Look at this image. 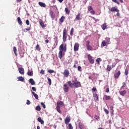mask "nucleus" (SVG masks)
Masks as SVG:
<instances>
[{"label": "nucleus", "mask_w": 129, "mask_h": 129, "mask_svg": "<svg viewBox=\"0 0 129 129\" xmlns=\"http://www.w3.org/2000/svg\"><path fill=\"white\" fill-rule=\"evenodd\" d=\"M66 46L67 45H64L62 44L60 46H59V52L58 53V57L60 59H62L63 57L64 56V53H63V51H64V52H66Z\"/></svg>", "instance_id": "f257e3e1"}, {"label": "nucleus", "mask_w": 129, "mask_h": 129, "mask_svg": "<svg viewBox=\"0 0 129 129\" xmlns=\"http://www.w3.org/2000/svg\"><path fill=\"white\" fill-rule=\"evenodd\" d=\"M72 82H73V85L76 88L81 87V83L77 81V78H75V80L72 81Z\"/></svg>", "instance_id": "f03ea898"}, {"label": "nucleus", "mask_w": 129, "mask_h": 129, "mask_svg": "<svg viewBox=\"0 0 129 129\" xmlns=\"http://www.w3.org/2000/svg\"><path fill=\"white\" fill-rule=\"evenodd\" d=\"M67 39V29L64 28L63 31V41L66 42Z\"/></svg>", "instance_id": "7ed1b4c3"}, {"label": "nucleus", "mask_w": 129, "mask_h": 129, "mask_svg": "<svg viewBox=\"0 0 129 129\" xmlns=\"http://www.w3.org/2000/svg\"><path fill=\"white\" fill-rule=\"evenodd\" d=\"M109 12H116L117 13H118L119 12V10L118 9H117V7H113L111 9L109 8Z\"/></svg>", "instance_id": "20e7f679"}, {"label": "nucleus", "mask_w": 129, "mask_h": 129, "mask_svg": "<svg viewBox=\"0 0 129 129\" xmlns=\"http://www.w3.org/2000/svg\"><path fill=\"white\" fill-rule=\"evenodd\" d=\"M88 58L91 64H93V63H94V58L92 57L90 54L88 55Z\"/></svg>", "instance_id": "39448f33"}, {"label": "nucleus", "mask_w": 129, "mask_h": 129, "mask_svg": "<svg viewBox=\"0 0 129 129\" xmlns=\"http://www.w3.org/2000/svg\"><path fill=\"white\" fill-rule=\"evenodd\" d=\"M63 88L64 92H68V91H69V86H68V85H67V84H64L63 85Z\"/></svg>", "instance_id": "423d86ee"}, {"label": "nucleus", "mask_w": 129, "mask_h": 129, "mask_svg": "<svg viewBox=\"0 0 129 129\" xmlns=\"http://www.w3.org/2000/svg\"><path fill=\"white\" fill-rule=\"evenodd\" d=\"M69 74H70V73L68 70H65L63 73V75L64 77H68V76H69Z\"/></svg>", "instance_id": "0eeeda50"}, {"label": "nucleus", "mask_w": 129, "mask_h": 129, "mask_svg": "<svg viewBox=\"0 0 129 129\" xmlns=\"http://www.w3.org/2000/svg\"><path fill=\"white\" fill-rule=\"evenodd\" d=\"M79 49V43H76L74 45V50L75 52H76L78 51V49Z\"/></svg>", "instance_id": "6e6552de"}, {"label": "nucleus", "mask_w": 129, "mask_h": 129, "mask_svg": "<svg viewBox=\"0 0 129 129\" xmlns=\"http://www.w3.org/2000/svg\"><path fill=\"white\" fill-rule=\"evenodd\" d=\"M18 71L19 73H20V74H22V75H24V74H25V70H24V68H19L18 69Z\"/></svg>", "instance_id": "1a4fd4ad"}, {"label": "nucleus", "mask_w": 129, "mask_h": 129, "mask_svg": "<svg viewBox=\"0 0 129 129\" xmlns=\"http://www.w3.org/2000/svg\"><path fill=\"white\" fill-rule=\"evenodd\" d=\"M119 75H120V71H118V72L115 73L114 75V77L116 79L119 77Z\"/></svg>", "instance_id": "9d476101"}, {"label": "nucleus", "mask_w": 129, "mask_h": 129, "mask_svg": "<svg viewBox=\"0 0 129 129\" xmlns=\"http://www.w3.org/2000/svg\"><path fill=\"white\" fill-rule=\"evenodd\" d=\"M38 5L40 7H41V8H46V4L43 2H39Z\"/></svg>", "instance_id": "9b49d317"}, {"label": "nucleus", "mask_w": 129, "mask_h": 129, "mask_svg": "<svg viewBox=\"0 0 129 129\" xmlns=\"http://www.w3.org/2000/svg\"><path fill=\"white\" fill-rule=\"evenodd\" d=\"M18 81H21L24 82L25 81V79L23 77H17Z\"/></svg>", "instance_id": "f8f14e48"}, {"label": "nucleus", "mask_w": 129, "mask_h": 129, "mask_svg": "<svg viewBox=\"0 0 129 129\" xmlns=\"http://www.w3.org/2000/svg\"><path fill=\"white\" fill-rule=\"evenodd\" d=\"M29 83H30L31 85H35V84H36V82H35V81H34L33 79H29Z\"/></svg>", "instance_id": "ddd939ff"}, {"label": "nucleus", "mask_w": 129, "mask_h": 129, "mask_svg": "<svg viewBox=\"0 0 129 129\" xmlns=\"http://www.w3.org/2000/svg\"><path fill=\"white\" fill-rule=\"evenodd\" d=\"M70 122V117H67L66 119H65V123L66 124H68Z\"/></svg>", "instance_id": "4468645a"}, {"label": "nucleus", "mask_w": 129, "mask_h": 129, "mask_svg": "<svg viewBox=\"0 0 129 129\" xmlns=\"http://www.w3.org/2000/svg\"><path fill=\"white\" fill-rule=\"evenodd\" d=\"M93 96L94 99L95 100V101H98V96L96 93L93 94Z\"/></svg>", "instance_id": "2eb2a0df"}, {"label": "nucleus", "mask_w": 129, "mask_h": 129, "mask_svg": "<svg viewBox=\"0 0 129 129\" xmlns=\"http://www.w3.org/2000/svg\"><path fill=\"white\" fill-rule=\"evenodd\" d=\"M32 94L34 96L35 99H39V96H38V95L37 94H36V93H35V92H32Z\"/></svg>", "instance_id": "dca6fc26"}, {"label": "nucleus", "mask_w": 129, "mask_h": 129, "mask_svg": "<svg viewBox=\"0 0 129 129\" xmlns=\"http://www.w3.org/2000/svg\"><path fill=\"white\" fill-rule=\"evenodd\" d=\"M119 93L120 95H122V96H124L125 95V93H126V91L123 90V91H121L119 92Z\"/></svg>", "instance_id": "f3484780"}, {"label": "nucleus", "mask_w": 129, "mask_h": 129, "mask_svg": "<svg viewBox=\"0 0 129 129\" xmlns=\"http://www.w3.org/2000/svg\"><path fill=\"white\" fill-rule=\"evenodd\" d=\"M37 120L38 121H39V122H40L41 124H44V120H42V118H41V117H38Z\"/></svg>", "instance_id": "a211bd4d"}, {"label": "nucleus", "mask_w": 129, "mask_h": 129, "mask_svg": "<svg viewBox=\"0 0 129 129\" xmlns=\"http://www.w3.org/2000/svg\"><path fill=\"white\" fill-rule=\"evenodd\" d=\"M87 49L88 51H92V50H93V48H92V46H91L90 45H88Z\"/></svg>", "instance_id": "6ab92c4d"}, {"label": "nucleus", "mask_w": 129, "mask_h": 129, "mask_svg": "<svg viewBox=\"0 0 129 129\" xmlns=\"http://www.w3.org/2000/svg\"><path fill=\"white\" fill-rule=\"evenodd\" d=\"M17 21H18L19 25H22L23 24V22H22V20H21V18L18 17Z\"/></svg>", "instance_id": "aec40b11"}, {"label": "nucleus", "mask_w": 129, "mask_h": 129, "mask_svg": "<svg viewBox=\"0 0 129 129\" xmlns=\"http://www.w3.org/2000/svg\"><path fill=\"white\" fill-rule=\"evenodd\" d=\"M101 27H102V30H105L107 27L106 25V23H104V24H103Z\"/></svg>", "instance_id": "412c9836"}, {"label": "nucleus", "mask_w": 129, "mask_h": 129, "mask_svg": "<svg viewBox=\"0 0 129 129\" xmlns=\"http://www.w3.org/2000/svg\"><path fill=\"white\" fill-rule=\"evenodd\" d=\"M27 75H28V76H33V71L30 72V70H29Z\"/></svg>", "instance_id": "4be33fe9"}, {"label": "nucleus", "mask_w": 129, "mask_h": 129, "mask_svg": "<svg viewBox=\"0 0 129 129\" xmlns=\"http://www.w3.org/2000/svg\"><path fill=\"white\" fill-rule=\"evenodd\" d=\"M64 20H65V17L62 16L61 18L59 19V21L60 22V23H63Z\"/></svg>", "instance_id": "5701e85b"}, {"label": "nucleus", "mask_w": 129, "mask_h": 129, "mask_svg": "<svg viewBox=\"0 0 129 129\" xmlns=\"http://www.w3.org/2000/svg\"><path fill=\"white\" fill-rule=\"evenodd\" d=\"M80 15H81L80 13H79V14L77 15V16H76V20H81V19H80Z\"/></svg>", "instance_id": "b1692460"}, {"label": "nucleus", "mask_w": 129, "mask_h": 129, "mask_svg": "<svg viewBox=\"0 0 129 129\" xmlns=\"http://www.w3.org/2000/svg\"><path fill=\"white\" fill-rule=\"evenodd\" d=\"M69 86H70V87H73L74 85H73V82H71V81H69L68 82Z\"/></svg>", "instance_id": "393cba45"}, {"label": "nucleus", "mask_w": 129, "mask_h": 129, "mask_svg": "<svg viewBox=\"0 0 129 129\" xmlns=\"http://www.w3.org/2000/svg\"><path fill=\"white\" fill-rule=\"evenodd\" d=\"M56 110L59 113H61V110H60V106H56Z\"/></svg>", "instance_id": "a878e982"}, {"label": "nucleus", "mask_w": 129, "mask_h": 129, "mask_svg": "<svg viewBox=\"0 0 129 129\" xmlns=\"http://www.w3.org/2000/svg\"><path fill=\"white\" fill-rule=\"evenodd\" d=\"M35 109L38 111H40V110H41V107L40 106V105H38L37 106H36Z\"/></svg>", "instance_id": "bb28decb"}, {"label": "nucleus", "mask_w": 129, "mask_h": 129, "mask_svg": "<svg viewBox=\"0 0 129 129\" xmlns=\"http://www.w3.org/2000/svg\"><path fill=\"white\" fill-rule=\"evenodd\" d=\"M126 86V84H125V83L124 82L122 83V86L121 87L120 89H123V88H124V87H125Z\"/></svg>", "instance_id": "cd10ccee"}, {"label": "nucleus", "mask_w": 129, "mask_h": 129, "mask_svg": "<svg viewBox=\"0 0 129 129\" xmlns=\"http://www.w3.org/2000/svg\"><path fill=\"white\" fill-rule=\"evenodd\" d=\"M102 44L103 47H104V46H106V45H107V42H106V41H105V40H103V41H102Z\"/></svg>", "instance_id": "c85d7f7f"}, {"label": "nucleus", "mask_w": 129, "mask_h": 129, "mask_svg": "<svg viewBox=\"0 0 129 129\" xmlns=\"http://www.w3.org/2000/svg\"><path fill=\"white\" fill-rule=\"evenodd\" d=\"M13 50L14 51V54H15L16 56H17V47L14 46V48H13Z\"/></svg>", "instance_id": "c756f323"}, {"label": "nucleus", "mask_w": 129, "mask_h": 129, "mask_svg": "<svg viewBox=\"0 0 129 129\" xmlns=\"http://www.w3.org/2000/svg\"><path fill=\"white\" fill-rule=\"evenodd\" d=\"M102 60H101V58H98L97 59H96V62L97 63H98V64H100V62H101Z\"/></svg>", "instance_id": "7c9ffc66"}, {"label": "nucleus", "mask_w": 129, "mask_h": 129, "mask_svg": "<svg viewBox=\"0 0 129 129\" xmlns=\"http://www.w3.org/2000/svg\"><path fill=\"white\" fill-rule=\"evenodd\" d=\"M110 40V39L108 37L106 38V42L107 43V44H109V41Z\"/></svg>", "instance_id": "2f4dec72"}, {"label": "nucleus", "mask_w": 129, "mask_h": 129, "mask_svg": "<svg viewBox=\"0 0 129 129\" xmlns=\"http://www.w3.org/2000/svg\"><path fill=\"white\" fill-rule=\"evenodd\" d=\"M105 98L106 100H109V99H110V96L106 95L105 96Z\"/></svg>", "instance_id": "473e14b6"}, {"label": "nucleus", "mask_w": 129, "mask_h": 129, "mask_svg": "<svg viewBox=\"0 0 129 129\" xmlns=\"http://www.w3.org/2000/svg\"><path fill=\"white\" fill-rule=\"evenodd\" d=\"M73 33H74V28H72L70 32L71 36H72V35H73Z\"/></svg>", "instance_id": "72a5a7b5"}, {"label": "nucleus", "mask_w": 129, "mask_h": 129, "mask_svg": "<svg viewBox=\"0 0 129 129\" xmlns=\"http://www.w3.org/2000/svg\"><path fill=\"white\" fill-rule=\"evenodd\" d=\"M88 10L89 12H90L91 11H92L93 10V8H92V7H91V6H89L88 7Z\"/></svg>", "instance_id": "f704fd0d"}, {"label": "nucleus", "mask_w": 129, "mask_h": 129, "mask_svg": "<svg viewBox=\"0 0 129 129\" xmlns=\"http://www.w3.org/2000/svg\"><path fill=\"white\" fill-rule=\"evenodd\" d=\"M65 11H66V13L67 14H70V11H69V10H68V8H66Z\"/></svg>", "instance_id": "c9c22d12"}, {"label": "nucleus", "mask_w": 129, "mask_h": 129, "mask_svg": "<svg viewBox=\"0 0 129 129\" xmlns=\"http://www.w3.org/2000/svg\"><path fill=\"white\" fill-rule=\"evenodd\" d=\"M57 45H58V42L57 41H55L53 45L54 48H56V47L57 46Z\"/></svg>", "instance_id": "e433bc0d"}, {"label": "nucleus", "mask_w": 129, "mask_h": 129, "mask_svg": "<svg viewBox=\"0 0 129 129\" xmlns=\"http://www.w3.org/2000/svg\"><path fill=\"white\" fill-rule=\"evenodd\" d=\"M47 80H48V82H49V85H51V84H52V81L51 80V79L48 78Z\"/></svg>", "instance_id": "4c0bfd02"}, {"label": "nucleus", "mask_w": 129, "mask_h": 129, "mask_svg": "<svg viewBox=\"0 0 129 129\" xmlns=\"http://www.w3.org/2000/svg\"><path fill=\"white\" fill-rule=\"evenodd\" d=\"M40 25L42 28H45V25L44 24V23L40 22Z\"/></svg>", "instance_id": "58836bf2"}, {"label": "nucleus", "mask_w": 129, "mask_h": 129, "mask_svg": "<svg viewBox=\"0 0 129 129\" xmlns=\"http://www.w3.org/2000/svg\"><path fill=\"white\" fill-rule=\"evenodd\" d=\"M59 105H63V103L62 102V101H59L57 102V106Z\"/></svg>", "instance_id": "ea45409f"}, {"label": "nucleus", "mask_w": 129, "mask_h": 129, "mask_svg": "<svg viewBox=\"0 0 129 129\" xmlns=\"http://www.w3.org/2000/svg\"><path fill=\"white\" fill-rule=\"evenodd\" d=\"M48 73H54V72H55V71L52 70H49L48 71Z\"/></svg>", "instance_id": "a19ab883"}, {"label": "nucleus", "mask_w": 129, "mask_h": 129, "mask_svg": "<svg viewBox=\"0 0 129 129\" xmlns=\"http://www.w3.org/2000/svg\"><path fill=\"white\" fill-rule=\"evenodd\" d=\"M41 105H42V107H43V108H46V105H45L44 103L41 102Z\"/></svg>", "instance_id": "79ce46f5"}, {"label": "nucleus", "mask_w": 129, "mask_h": 129, "mask_svg": "<svg viewBox=\"0 0 129 129\" xmlns=\"http://www.w3.org/2000/svg\"><path fill=\"white\" fill-rule=\"evenodd\" d=\"M40 45H39V44H37L36 46V50H37L38 51H39L40 50Z\"/></svg>", "instance_id": "37998d69"}, {"label": "nucleus", "mask_w": 129, "mask_h": 129, "mask_svg": "<svg viewBox=\"0 0 129 129\" xmlns=\"http://www.w3.org/2000/svg\"><path fill=\"white\" fill-rule=\"evenodd\" d=\"M107 71H110V70H111V67L108 66L107 68Z\"/></svg>", "instance_id": "c03bdc74"}, {"label": "nucleus", "mask_w": 129, "mask_h": 129, "mask_svg": "<svg viewBox=\"0 0 129 129\" xmlns=\"http://www.w3.org/2000/svg\"><path fill=\"white\" fill-rule=\"evenodd\" d=\"M90 13L92 15H95V11H94V10H93V9L90 11Z\"/></svg>", "instance_id": "a18cd8bd"}, {"label": "nucleus", "mask_w": 129, "mask_h": 129, "mask_svg": "<svg viewBox=\"0 0 129 129\" xmlns=\"http://www.w3.org/2000/svg\"><path fill=\"white\" fill-rule=\"evenodd\" d=\"M112 2L114 3H115V4H117V5H119V2L117 1V0H112Z\"/></svg>", "instance_id": "49530a36"}, {"label": "nucleus", "mask_w": 129, "mask_h": 129, "mask_svg": "<svg viewBox=\"0 0 129 129\" xmlns=\"http://www.w3.org/2000/svg\"><path fill=\"white\" fill-rule=\"evenodd\" d=\"M69 129H73V127H72V124H71V123L69 124Z\"/></svg>", "instance_id": "de8ad7c7"}, {"label": "nucleus", "mask_w": 129, "mask_h": 129, "mask_svg": "<svg viewBox=\"0 0 129 129\" xmlns=\"http://www.w3.org/2000/svg\"><path fill=\"white\" fill-rule=\"evenodd\" d=\"M104 110L105 113H106V114H108V113H109V112L108 111V110H107V109H104Z\"/></svg>", "instance_id": "09e8293b"}, {"label": "nucleus", "mask_w": 129, "mask_h": 129, "mask_svg": "<svg viewBox=\"0 0 129 129\" xmlns=\"http://www.w3.org/2000/svg\"><path fill=\"white\" fill-rule=\"evenodd\" d=\"M32 90L33 91H37V89H36V87H32Z\"/></svg>", "instance_id": "8fccbe9b"}, {"label": "nucleus", "mask_w": 129, "mask_h": 129, "mask_svg": "<svg viewBox=\"0 0 129 129\" xmlns=\"http://www.w3.org/2000/svg\"><path fill=\"white\" fill-rule=\"evenodd\" d=\"M26 24L27 26H29V25H30V21L28 20H26Z\"/></svg>", "instance_id": "3c124183"}, {"label": "nucleus", "mask_w": 129, "mask_h": 129, "mask_svg": "<svg viewBox=\"0 0 129 129\" xmlns=\"http://www.w3.org/2000/svg\"><path fill=\"white\" fill-rule=\"evenodd\" d=\"M95 118H96V119H97V120H99V116H98V115H96L95 116Z\"/></svg>", "instance_id": "603ef678"}, {"label": "nucleus", "mask_w": 129, "mask_h": 129, "mask_svg": "<svg viewBox=\"0 0 129 129\" xmlns=\"http://www.w3.org/2000/svg\"><path fill=\"white\" fill-rule=\"evenodd\" d=\"M26 104H27L28 105H29V104H31V101H30V100H27V103H26Z\"/></svg>", "instance_id": "864d4df0"}, {"label": "nucleus", "mask_w": 129, "mask_h": 129, "mask_svg": "<svg viewBox=\"0 0 129 129\" xmlns=\"http://www.w3.org/2000/svg\"><path fill=\"white\" fill-rule=\"evenodd\" d=\"M40 74H42V75L45 74V73H44V70H41V71H40Z\"/></svg>", "instance_id": "5fc2aeb1"}, {"label": "nucleus", "mask_w": 129, "mask_h": 129, "mask_svg": "<svg viewBox=\"0 0 129 129\" xmlns=\"http://www.w3.org/2000/svg\"><path fill=\"white\" fill-rule=\"evenodd\" d=\"M78 71H81V67L78 66Z\"/></svg>", "instance_id": "6e6d98bb"}, {"label": "nucleus", "mask_w": 129, "mask_h": 129, "mask_svg": "<svg viewBox=\"0 0 129 129\" xmlns=\"http://www.w3.org/2000/svg\"><path fill=\"white\" fill-rule=\"evenodd\" d=\"M127 74H128V72L126 70H125V75L127 76Z\"/></svg>", "instance_id": "4d7b16f0"}, {"label": "nucleus", "mask_w": 129, "mask_h": 129, "mask_svg": "<svg viewBox=\"0 0 129 129\" xmlns=\"http://www.w3.org/2000/svg\"><path fill=\"white\" fill-rule=\"evenodd\" d=\"M92 91H93V92H94L96 91V88H93Z\"/></svg>", "instance_id": "13d9d810"}, {"label": "nucleus", "mask_w": 129, "mask_h": 129, "mask_svg": "<svg viewBox=\"0 0 129 129\" xmlns=\"http://www.w3.org/2000/svg\"><path fill=\"white\" fill-rule=\"evenodd\" d=\"M110 110H113V106H111L110 107Z\"/></svg>", "instance_id": "bf43d9fd"}, {"label": "nucleus", "mask_w": 129, "mask_h": 129, "mask_svg": "<svg viewBox=\"0 0 129 129\" xmlns=\"http://www.w3.org/2000/svg\"><path fill=\"white\" fill-rule=\"evenodd\" d=\"M106 92H109V88H107L106 90Z\"/></svg>", "instance_id": "052dcab7"}, {"label": "nucleus", "mask_w": 129, "mask_h": 129, "mask_svg": "<svg viewBox=\"0 0 129 129\" xmlns=\"http://www.w3.org/2000/svg\"><path fill=\"white\" fill-rule=\"evenodd\" d=\"M89 46H90V45H89V41H87V47Z\"/></svg>", "instance_id": "680f3d73"}, {"label": "nucleus", "mask_w": 129, "mask_h": 129, "mask_svg": "<svg viewBox=\"0 0 129 129\" xmlns=\"http://www.w3.org/2000/svg\"><path fill=\"white\" fill-rule=\"evenodd\" d=\"M45 43H46V44H48V43H49V40L48 39L45 40Z\"/></svg>", "instance_id": "e2e57ef3"}, {"label": "nucleus", "mask_w": 129, "mask_h": 129, "mask_svg": "<svg viewBox=\"0 0 129 129\" xmlns=\"http://www.w3.org/2000/svg\"><path fill=\"white\" fill-rule=\"evenodd\" d=\"M89 79H90L91 80H92V77L89 76Z\"/></svg>", "instance_id": "0e129e2a"}, {"label": "nucleus", "mask_w": 129, "mask_h": 129, "mask_svg": "<svg viewBox=\"0 0 129 129\" xmlns=\"http://www.w3.org/2000/svg\"><path fill=\"white\" fill-rule=\"evenodd\" d=\"M116 15H117V17H119V16H120L119 13H118V12L117 13Z\"/></svg>", "instance_id": "69168bd1"}, {"label": "nucleus", "mask_w": 129, "mask_h": 129, "mask_svg": "<svg viewBox=\"0 0 129 129\" xmlns=\"http://www.w3.org/2000/svg\"><path fill=\"white\" fill-rule=\"evenodd\" d=\"M111 114H113V110H111Z\"/></svg>", "instance_id": "338daca9"}, {"label": "nucleus", "mask_w": 129, "mask_h": 129, "mask_svg": "<svg viewBox=\"0 0 129 129\" xmlns=\"http://www.w3.org/2000/svg\"><path fill=\"white\" fill-rule=\"evenodd\" d=\"M37 129H40V126H37Z\"/></svg>", "instance_id": "774afa93"}]
</instances>
